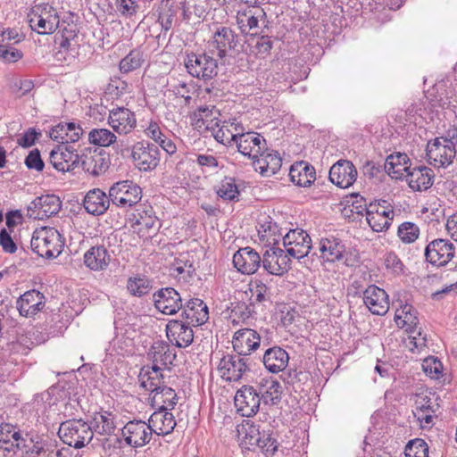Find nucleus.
<instances>
[{"instance_id":"obj_1","label":"nucleus","mask_w":457,"mask_h":457,"mask_svg":"<svg viewBox=\"0 0 457 457\" xmlns=\"http://www.w3.org/2000/svg\"><path fill=\"white\" fill-rule=\"evenodd\" d=\"M31 250L38 256L46 259H53L62 253L63 242L57 229L50 227H44L36 229L30 241Z\"/></svg>"},{"instance_id":"obj_2","label":"nucleus","mask_w":457,"mask_h":457,"mask_svg":"<svg viewBox=\"0 0 457 457\" xmlns=\"http://www.w3.org/2000/svg\"><path fill=\"white\" fill-rule=\"evenodd\" d=\"M58 435L65 445L80 449L92 440L94 432L82 419H71L61 423Z\"/></svg>"},{"instance_id":"obj_3","label":"nucleus","mask_w":457,"mask_h":457,"mask_svg":"<svg viewBox=\"0 0 457 457\" xmlns=\"http://www.w3.org/2000/svg\"><path fill=\"white\" fill-rule=\"evenodd\" d=\"M28 17L31 29L41 35L52 34L59 27V14L48 3L33 5Z\"/></svg>"},{"instance_id":"obj_4","label":"nucleus","mask_w":457,"mask_h":457,"mask_svg":"<svg viewBox=\"0 0 457 457\" xmlns=\"http://www.w3.org/2000/svg\"><path fill=\"white\" fill-rule=\"evenodd\" d=\"M185 66L191 76L204 81L212 79L218 74L217 60L206 53L188 54Z\"/></svg>"},{"instance_id":"obj_5","label":"nucleus","mask_w":457,"mask_h":457,"mask_svg":"<svg viewBox=\"0 0 457 457\" xmlns=\"http://www.w3.org/2000/svg\"><path fill=\"white\" fill-rule=\"evenodd\" d=\"M109 193L112 204L118 207H130L137 204L142 197L140 187L129 180L113 184Z\"/></svg>"},{"instance_id":"obj_6","label":"nucleus","mask_w":457,"mask_h":457,"mask_svg":"<svg viewBox=\"0 0 457 457\" xmlns=\"http://www.w3.org/2000/svg\"><path fill=\"white\" fill-rule=\"evenodd\" d=\"M283 245L286 253L295 259H302L308 255L312 249V239L309 234L301 229L289 230L283 237Z\"/></svg>"},{"instance_id":"obj_7","label":"nucleus","mask_w":457,"mask_h":457,"mask_svg":"<svg viewBox=\"0 0 457 457\" xmlns=\"http://www.w3.org/2000/svg\"><path fill=\"white\" fill-rule=\"evenodd\" d=\"M455 254V246L448 239L436 238L427 245L425 259L432 265L439 267L448 264Z\"/></svg>"},{"instance_id":"obj_8","label":"nucleus","mask_w":457,"mask_h":457,"mask_svg":"<svg viewBox=\"0 0 457 457\" xmlns=\"http://www.w3.org/2000/svg\"><path fill=\"white\" fill-rule=\"evenodd\" d=\"M426 152L430 163L438 167L449 166L457 154L453 144L445 142L444 136L428 141Z\"/></svg>"},{"instance_id":"obj_9","label":"nucleus","mask_w":457,"mask_h":457,"mask_svg":"<svg viewBox=\"0 0 457 457\" xmlns=\"http://www.w3.org/2000/svg\"><path fill=\"white\" fill-rule=\"evenodd\" d=\"M159 149L149 142H137L132 148V159L135 166L141 171L155 169L159 163Z\"/></svg>"},{"instance_id":"obj_10","label":"nucleus","mask_w":457,"mask_h":457,"mask_svg":"<svg viewBox=\"0 0 457 457\" xmlns=\"http://www.w3.org/2000/svg\"><path fill=\"white\" fill-rule=\"evenodd\" d=\"M121 434L126 444L135 448L148 444L153 435L149 423L141 420L129 421L121 429Z\"/></svg>"},{"instance_id":"obj_11","label":"nucleus","mask_w":457,"mask_h":457,"mask_svg":"<svg viewBox=\"0 0 457 457\" xmlns=\"http://www.w3.org/2000/svg\"><path fill=\"white\" fill-rule=\"evenodd\" d=\"M62 207L60 198L54 195H46L34 199L28 206V216L34 220H44L55 215Z\"/></svg>"},{"instance_id":"obj_12","label":"nucleus","mask_w":457,"mask_h":457,"mask_svg":"<svg viewBox=\"0 0 457 457\" xmlns=\"http://www.w3.org/2000/svg\"><path fill=\"white\" fill-rule=\"evenodd\" d=\"M285 250L273 246L263 254L261 263L265 271L270 275L281 276L290 268V258Z\"/></svg>"},{"instance_id":"obj_13","label":"nucleus","mask_w":457,"mask_h":457,"mask_svg":"<svg viewBox=\"0 0 457 457\" xmlns=\"http://www.w3.org/2000/svg\"><path fill=\"white\" fill-rule=\"evenodd\" d=\"M235 406L242 416L251 417L255 415L260 408L261 397L252 386H243L236 393Z\"/></svg>"},{"instance_id":"obj_14","label":"nucleus","mask_w":457,"mask_h":457,"mask_svg":"<svg viewBox=\"0 0 457 457\" xmlns=\"http://www.w3.org/2000/svg\"><path fill=\"white\" fill-rule=\"evenodd\" d=\"M247 359L244 355L228 354L221 358L218 370L220 376L227 381H238L243 375L249 370L246 363Z\"/></svg>"},{"instance_id":"obj_15","label":"nucleus","mask_w":457,"mask_h":457,"mask_svg":"<svg viewBox=\"0 0 457 457\" xmlns=\"http://www.w3.org/2000/svg\"><path fill=\"white\" fill-rule=\"evenodd\" d=\"M155 308L166 315H173L183 307L179 293L173 287H164L153 295Z\"/></svg>"},{"instance_id":"obj_16","label":"nucleus","mask_w":457,"mask_h":457,"mask_svg":"<svg viewBox=\"0 0 457 457\" xmlns=\"http://www.w3.org/2000/svg\"><path fill=\"white\" fill-rule=\"evenodd\" d=\"M235 143L238 152L248 156L253 162L264 150L266 144L265 139L260 134L253 131L243 132V130L237 133Z\"/></svg>"},{"instance_id":"obj_17","label":"nucleus","mask_w":457,"mask_h":457,"mask_svg":"<svg viewBox=\"0 0 457 457\" xmlns=\"http://www.w3.org/2000/svg\"><path fill=\"white\" fill-rule=\"evenodd\" d=\"M357 175L355 166L348 160H339L329 170L330 181L341 188L351 187L356 181Z\"/></svg>"},{"instance_id":"obj_18","label":"nucleus","mask_w":457,"mask_h":457,"mask_svg":"<svg viewBox=\"0 0 457 457\" xmlns=\"http://www.w3.org/2000/svg\"><path fill=\"white\" fill-rule=\"evenodd\" d=\"M209 44L218 51V57L223 59L227 55L228 51L236 49L237 35L229 27L220 26L213 32Z\"/></svg>"},{"instance_id":"obj_19","label":"nucleus","mask_w":457,"mask_h":457,"mask_svg":"<svg viewBox=\"0 0 457 457\" xmlns=\"http://www.w3.org/2000/svg\"><path fill=\"white\" fill-rule=\"evenodd\" d=\"M362 298L366 307L375 315H385L389 310L387 294L375 285L369 286L363 291Z\"/></svg>"},{"instance_id":"obj_20","label":"nucleus","mask_w":457,"mask_h":457,"mask_svg":"<svg viewBox=\"0 0 457 457\" xmlns=\"http://www.w3.org/2000/svg\"><path fill=\"white\" fill-rule=\"evenodd\" d=\"M50 162L55 170L62 172L73 170L79 162V155L72 146L62 145L50 153Z\"/></svg>"},{"instance_id":"obj_21","label":"nucleus","mask_w":457,"mask_h":457,"mask_svg":"<svg viewBox=\"0 0 457 457\" xmlns=\"http://www.w3.org/2000/svg\"><path fill=\"white\" fill-rule=\"evenodd\" d=\"M167 337L178 347H187L194 340V332L191 324L182 320H172L166 325Z\"/></svg>"},{"instance_id":"obj_22","label":"nucleus","mask_w":457,"mask_h":457,"mask_svg":"<svg viewBox=\"0 0 457 457\" xmlns=\"http://www.w3.org/2000/svg\"><path fill=\"white\" fill-rule=\"evenodd\" d=\"M108 123L120 135L130 133L136 127L135 114L125 107H118L110 111Z\"/></svg>"},{"instance_id":"obj_23","label":"nucleus","mask_w":457,"mask_h":457,"mask_svg":"<svg viewBox=\"0 0 457 457\" xmlns=\"http://www.w3.org/2000/svg\"><path fill=\"white\" fill-rule=\"evenodd\" d=\"M261 262L259 253L251 247L240 248L233 255L234 267L242 274L255 273L261 266Z\"/></svg>"},{"instance_id":"obj_24","label":"nucleus","mask_w":457,"mask_h":457,"mask_svg":"<svg viewBox=\"0 0 457 457\" xmlns=\"http://www.w3.org/2000/svg\"><path fill=\"white\" fill-rule=\"evenodd\" d=\"M261 337L259 334L251 328L237 330L232 339L234 350L239 355H249L260 346Z\"/></svg>"},{"instance_id":"obj_25","label":"nucleus","mask_w":457,"mask_h":457,"mask_svg":"<svg viewBox=\"0 0 457 457\" xmlns=\"http://www.w3.org/2000/svg\"><path fill=\"white\" fill-rule=\"evenodd\" d=\"M17 309L21 316L32 317L45 306V296L36 289L29 290L17 300Z\"/></svg>"},{"instance_id":"obj_26","label":"nucleus","mask_w":457,"mask_h":457,"mask_svg":"<svg viewBox=\"0 0 457 457\" xmlns=\"http://www.w3.org/2000/svg\"><path fill=\"white\" fill-rule=\"evenodd\" d=\"M112 203L110 193L108 195L100 188L89 190L83 200V206L89 214L99 216L106 212Z\"/></svg>"},{"instance_id":"obj_27","label":"nucleus","mask_w":457,"mask_h":457,"mask_svg":"<svg viewBox=\"0 0 457 457\" xmlns=\"http://www.w3.org/2000/svg\"><path fill=\"white\" fill-rule=\"evenodd\" d=\"M319 258L322 262H336L343 259L345 246L337 237H323L319 243Z\"/></svg>"},{"instance_id":"obj_28","label":"nucleus","mask_w":457,"mask_h":457,"mask_svg":"<svg viewBox=\"0 0 457 457\" xmlns=\"http://www.w3.org/2000/svg\"><path fill=\"white\" fill-rule=\"evenodd\" d=\"M182 316L192 326L204 324L209 319V311L206 303L199 299L193 298L183 305Z\"/></svg>"},{"instance_id":"obj_29","label":"nucleus","mask_w":457,"mask_h":457,"mask_svg":"<svg viewBox=\"0 0 457 457\" xmlns=\"http://www.w3.org/2000/svg\"><path fill=\"white\" fill-rule=\"evenodd\" d=\"M168 410L160 408L150 416L148 423L152 433L158 436H166L174 430L176 420L173 414L167 411Z\"/></svg>"},{"instance_id":"obj_30","label":"nucleus","mask_w":457,"mask_h":457,"mask_svg":"<svg viewBox=\"0 0 457 457\" xmlns=\"http://www.w3.org/2000/svg\"><path fill=\"white\" fill-rule=\"evenodd\" d=\"M83 129L75 122H60L54 126L50 130V137L66 145L68 143H75L79 140Z\"/></svg>"},{"instance_id":"obj_31","label":"nucleus","mask_w":457,"mask_h":457,"mask_svg":"<svg viewBox=\"0 0 457 457\" xmlns=\"http://www.w3.org/2000/svg\"><path fill=\"white\" fill-rule=\"evenodd\" d=\"M434 171L427 166H417L405 175L409 187L415 191H422L429 188L434 182Z\"/></svg>"},{"instance_id":"obj_32","label":"nucleus","mask_w":457,"mask_h":457,"mask_svg":"<svg viewBox=\"0 0 457 457\" xmlns=\"http://www.w3.org/2000/svg\"><path fill=\"white\" fill-rule=\"evenodd\" d=\"M111 260V254L104 245H94L84 254L85 265L94 271L105 270Z\"/></svg>"},{"instance_id":"obj_33","label":"nucleus","mask_w":457,"mask_h":457,"mask_svg":"<svg viewBox=\"0 0 457 457\" xmlns=\"http://www.w3.org/2000/svg\"><path fill=\"white\" fill-rule=\"evenodd\" d=\"M257 387L261 401L264 404L274 405L280 402L283 391L277 379L273 378H262Z\"/></svg>"},{"instance_id":"obj_34","label":"nucleus","mask_w":457,"mask_h":457,"mask_svg":"<svg viewBox=\"0 0 457 457\" xmlns=\"http://www.w3.org/2000/svg\"><path fill=\"white\" fill-rule=\"evenodd\" d=\"M79 162L82 169L93 176L105 172L110 163L109 158L96 151L83 154L79 156Z\"/></svg>"},{"instance_id":"obj_35","label":"nucleus","mask_w":457,"mask_h":457,"mask_svg":"<svg viewBox=\"0 0 457 457\" xmlns=\"http://www.w3.org/2000/svg\"><path fill=\"white\" fill-rule=\"evenodd\" d=\"M288 353L279 346L267 349L262 358L265 368L271 373H278L284 370L288 364Z\"/></svg>"},{"instance_id":"obj_36","label":"nucleus","mask_w":457,"mask_h":457,"mask_svg":"<svg viewBox=\"0 0 457 457\" xmlns=\"http://www.w3.org/2000/svg\"><path fill=\"white\" fill-rule=\"evenodd\" d=\"M255 170L262 176H271L276 174L282 165V159L278 152L265 153L263 150L258 157L253 162Z\"/></svg>"},{"instance_id":"obj_37","label":"nucleus","mask_w":457,"mask_h":457,"mask_svg":"<svg viewBox=\"0 0 457 457\" xmlns=\"http://www.w3.org/2000/svg\"><path fill=\"white\" fill-rule=\"evenodd\" d=\"M140 386L154 394L160 390L162 385H166L162 369L145 366L140 370L138 375Z\"/></svg>"},{"instance_id":"obj_38","label":"nucleus","mask_w":457,"mask_h":457,"mask_svg":"<svg viewBox=\"0 0 457 457\" xmlns=\"http://www.w3.org/2000/svg\"><path fill=\"white\" fill-rule=\"evenodd\" d=\"M147 357L152 361L151 367L162 369V367L171 365L176 354L172 353L168 344L159 341L151 346Z\"/></svg>"},{"instance_id":"obj_39","label":"nucleus","mask_w":457,"mask_h":457,"mask_svg":"<svg viewBox=\"0 0 457 457\" xmlns=\"http://www.w3.org/2000/svg\"><path fill=\"white\" fill-rule=\"evenodd\" d=\"M290 179L299 187H310L316 179L315 169L305 162L294 163L289 170Z\"/></svg>"},{"instance_id":"obj_40","label":"nucleus","mask_w":457,"mask_h":457,"mask_svg":"<svg viewBox=\"0 0 457 457\" xmlns=\"http://www.w3.org/2000/svg\"><path fill=\"white\" fill-rule=\"evenodd\" d=\"M410 159L406 154H390L384 164L385 171L393 179H401L411 170Z\"/></svg>"},{"instance_id":"obj_41","label":"nucleus","mask_w":457,"mask_h":457,"mask_svg":"<svg viewBox=\"0 0 457 457\" xmlns=\"http://www.w3.org/2000/svg\"><path fill=\"white\" fill-rule=\"evenodd\" d=\"M244 12L240 17L237 18V23L241 31L249 36H257L262 32L260 22L264 24L266 22V14L263 10H258L254 14Z\"/></svg>"},{"instance_id":"obj_42","label":"nucleus","mask_w":457,"mask_h":457,"mask_svg":"<svg viewBox=\"0 0 457 457\" xmlns=\"http://www.w3.org/2000/svg\"><path fill=\"white\" fill-rule=\"evenodd\" d=\"M115 419V415L106 411L96 412L90 424L93 432L101 436H111L116 428Z\"/></svg>"},{"instance_id":"obj_43","label":"nucleus","mask_w":457,"mask_h":457,"mask_svg":"<svg viewBox=\"0 0 457 457\" xmlns=\"http://www.w3.org/2000/svg\"><path fill=\"white\" fill-rule=\"evenodd\" d=\"M395 320L397 325L406 327V330L410 333H414L415 329L418 328V312L411 304L405 303L400 310H397Z\"/></svg>"},{"instance_id":"obj_44","label":"nucleus","mask_w":457,"mask_h":457,"mask_svg":"<svg viewBox=\"0 0 457 457\" xmlns=\"http://www.w3.org/2000/svg\"><path fill=\"white\" fill-rule=\"evenodd\" d=\"M250 291L252 297H253V304H258L262 307H266L267 304H270L271 301V290L270 287L263 281V279L255 278L250 283Z\"/></svg>"},{"instance_id":"obj_45","label":"nucleus","mask_w":457,"mask_h":457,"mask_svg":"<svg viewBox=\"0 0 457 457\" xmlns=\"http://www.w3.org/2000/svg\"><path fill=\"white\" fill-rule=\"evenodd\" d=\"M237 432L242 436V442L248 449L255 447L261 438V432L259 427L253 423L246 421L243 423L238 428Z\"/></svg>"},{"instance_id":"obj_46","label":"nucleus","mask_w":457,"mask_h":457,"mask_svg":"<svg viewBox=\"0 0 457 457\" xmlns=\"http://www.w3.org/2000/svg\"><path fill=\"white\" fill-rule=\"evenodd\" d=\"M394 217L393 210H381V212L375 215H370L367 220L372 230L376 232H382L387 230L391 226V221Z\"/></svg>"},{"instance_id":"obj_47","label":"nucleus","mask_w":457,"mask_h":457,"mask_svg":"<svg viewBox=\"0 0 457 457\" xmlns=\"http://www.w3.org/2000/svg\"><path fill=\"white\" fill-rule=\"evenodd\" d=\"M116 140V135L107 129H93L88 133V141L95 145L107 147Z\"/></svg>"},{"instance_id":"obj_48","label":"nucleus","mask_w":457,"mask_h":457,"mask_svg":"<svg viewBox=\"0 0 457 457\" xmlns=\"http://www.w3.org/2000/svg\"><path fill=\"white\" fill-rule=\"evenodd\" d=\"M127 288L132 295L142 297L152 289V282L144 276H137L128 279Z\"/></svg>"},{"instance_id":"obj_49","label":"nucleus","mask_w":457,"mask_h":457,"mask_svg":"<svg viewBox=\"0 0 457 457\" xmlns=\"http://www.w3.org/2000/svg\"><path fill=\"white\" fill-rule=\"evenodd\" d=\"M162 386L160 390L154 393L153 399L155 403H162L160 408L172 410L177 404V394L171 387L166 385Z\"/></svg>"},{"instance_id":"obj_50","label":"nucleus","mask_w":457,"mask_h":457,"mask_svg":"<svg viewBox=\"0 0 457 457\" xmlns=\"http://www.w3.org/2000/svg\"><path fill=\"white\" fill-rule=\"evenodd\" d=\"M143 62L142 52L138 49H133L120 62V71L122 73H129L141 67Z\"/></svg>"},{"instance_id":"obj_51","label":"nucleus","mask_w":457,"mask_h":457,"mask_svg":"<svg viewBox=\"0 0 457 457\" xmlns=\"http://www.w3.org/2000/svg\"><path fill=\"white\" fill-rule=\"evenodd\" d=\"M137 213L134 214L135 223L142 226L146 229H150L158 222L156 216L154 215L152 206H144L136 210Z\"/></svg>"},{"instance_id":"obj_52","label":"nucleus","mask_w":457,"mask_h":457,"mask_svg":"<svg viewBox=\"0 0 457 457\" xmlns=\"http://www.w3.org/2000/svg\"><path fill=\"white\" fill-rule=\"evenodd\" d=\"M217 195L225 201L238 200L239 191L233 178L226 177L217 190Z\"/></svg>"},{"instance_id":"obj_53","label":"nucleus","mask_w":457,"mask_h":457,"mask_svg":"<svg viewBox=\"0 0 457 457\" xmlns=\"http://www.w3.org/2000/svg\"><path fill=\"white\" fill-rule=\"evenodd\" d=\"M420 230V228L413 222L405 221L399 225L397 229V235L401 241L404 244H411L415 242Z\"/></svg>"},{"instance_id":"obj_54","label":"nucleus","mask_w":457,"mask_h":457,"mask_svg":"<svg viewBox=\"0 0 457 457\" xmlns=\"http://www.w3.org/2000/svg\"><path fill=\"white\" fill-rule=\"evenodd\" d=\"M404 453L406 457H428V444L420 438L411 440L407 444Z\"/></svg>"},{"instance_id":"obj_55","label":"nucleus","mask_w":457,"mask_h":457,"mask_svg":"<svg viewBox=\"0 0 457 457\" xmlns=\"http://www.w3.org/2000/svg\"><path fill=\"white\" fill-rule=\"evenodd\" d=\"M210 129L212 130V136L219 143L228 145L231 142H236L237 133H233L226 126L220 127V124L215 122L214 125H212Z\"/></svg>"},{"instance_id":"obj_56","label":"nucleus","mask_w":457,"mask_h":457,"mask_svg":"<svg viewBox=\"0 0 457 457\" xmlns=\"http://www.w3.org/2000/svg\"><path fill=\"white\" fill-rule=\"evenodd\" d=\"M34 343L26 336H21L17 341L9 344V349L12 353L27 355Z\"/></svg>"},{"instance_id":"obj_57","label":"nucleus","mask_w":457,"mask_h":457,"mask_svg":"<svg viewBox=\"0 0 457 457\" xmlns=\"http://www.w3.org/2000/svg\"><path fill=\"white\" fill-rule=\"evenodd\" d=\"M13 439L15 442L22 440L21 435L16 428L9 423L0 424V442L6 444L8 441Z\"/></svg>"},{"instance_id":"obj_58","label":"nucleus","mask_w":457,"mask_h":457,"mask_svg":"<svg viewBox=\"0 0 457 457\" xmlns=\"http://www.w3.org/2000/svg\"><path fill=\"white\" fill-rule=\"evenodd\" d=\"M23 57V53L8 45H0V59L4 62H16Z\"/></svg>"},{"instance_id":"obj_59","label":"nucleus","mask_w":457,"mask_h":457,"mask_svg":"<svg viewBox=\"0 0 457 457\" xmlns=\"http://www.w3.org/2000/svg\"><path fill=\"white\" fill-rule=\"evenodd\" d=\"M214 113L219 114V112L215 110L213 106H201L197 109L195 117L197 118V121H202L203 124H206V129H210L212 125H213V120H216Z\"/></svg>"},{"instance_id":"obj_60","label":"nucleus","mask_w":457,"mask_h":457,"mask_svg":"<svg viewBox=\"0 0 457 457\" xmlns=\"http://www.w3.org/2000/svg\"><path fill=\"white\" fill-rule=\"evenodd\" d=\"M384 263L386 268L395 274H400L403 271V263L394 252H388L385 254Z\"/></svg>"},{"instance_id":"obj_61","label":"nucleus","mask_w":457,"mask_h":457,"mask_svg":"<svg viewBox=\"0 0 457 457\" xmlns=\"http://www.w3.org/2000/svg\"><path fill=\"white\" fill-rule=\"evenodd\" d=\"M25 36L19 32L16 29H6L1 33V44L0 45H8L12 46V44H17L23 41Z\"/></svg>"},{"instance_id":"obj_62","label":"nucleus","mask_w":457,"mask_h":457,"mask_svg":"<svg viewBox=\"0 0 457 457\" xmlns=\"http://www.w3.org/2000/svg\"><path fill=\"white\" fill-rule=\"evenodd\" d=\"M436 410L432 404L431 398L423 394L415 396V411L413 412L435 413Z\"/></svg>"},{"instance_id":"obj_63","label":"nucleus","mask_w":457,"mask_h":457,"mask_svg":"<svg viewBox=\"0 0 457 457\" xmlns=\"http://www.w3.org/2000/svg\"><path fill=\"white\" fill-rule=\"evenodd\" d=\"M25 164L28 169L36 170L37 171H42L45 166L40 152L37 149L29 152L25 159Z\"/></svg>"},{"instance_id":"obj_64","label":"nucleus","mask_w":457,"mask_h":457,"mask_svg":"<svg viewBox=\"0 0 457 457\" xmlns=\"http://www.w3.org/2000/svg\"><path fill=\"white\" fill-rule=\"evenodd\" d=\"M162 11L159 13L158 21L161 23L162 28L168 31L172 27L173 18L176 14V11L172 9V6H162Z\"/></svg>"}]
</instances>
